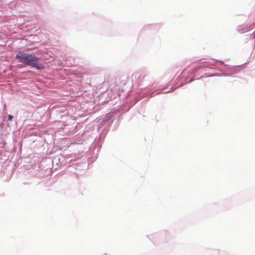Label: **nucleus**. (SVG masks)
Segmentation results:
<instances>
[{
	"label": "nucleus",
	"instance_id": "f257e3e1",
	"mask_svg": "<svg viewBox=\"0 0 255 255\" xmlns=\"http://www.w3.org/2000/svg\"><path fill=\"white\" fill-rule=\"evenodd\" d=\"M15 57L18 59L19 62L30 66L38 70H41L44 68L43 65L38 62V58L34 54L19 52L16 55Z\"/></svg>",
	"mask_w": 255,
	"mask_h": 255
},
{
	"label": "nucleus",
	"instance_id": "f03ea898",
	"mask_svg": "<svg viewBox=\"0 0 255 255\" xmlns=\"http://www.w3.org/2000/svg\"><path fill=\"white\" fill-rule=\"evenodd\" d=\"M13 119V116L12 115H9L8 116V119L9 121H11Z\"/></svg>",
	"mask_w": 255,
	"mask_h": 255
},
{
	"label": "nucleus",
	"instance_id": "7ed1b4c3",
	"mask_svg": "<svg viewBox=\"0 0 255 255\" xmlns=\"http://www.w3.org/2000/svg\"><path fill=\"white\" fill-rule=\"evenodd\" d=\"M219 62H220L221 63H222V64H223V62H222V61H219Z\"/></svg>",
	"mask_w": 255,
	"mask_h": 255
}]
</instances>
